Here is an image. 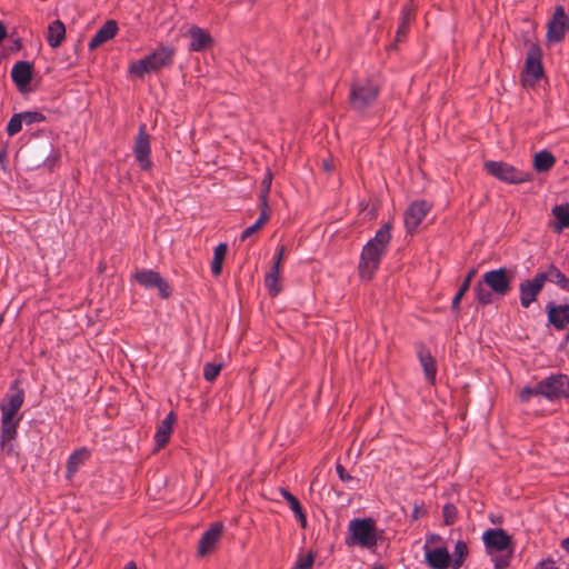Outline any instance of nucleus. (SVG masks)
Instances as JSON below:
<instances>
[{"mask_svg":"<svg viewBox=\"0 0 569 569\" xmlns=\"http://www.w3.org/2000/svg\"><path fill=\"white\" fill-rule=\"evenodd\" d=\"M482 541L487 553L495 562V568H507L513 552L511 536L503 529H488L482 533Z\"/></svg>","mask_w":569,"mask_h":569,"instance_id":"3","label":"nucleus"},{"mask_svg":"<svg viewBox=\"0 0 569 569\" xmlns=\"http://www.w3.org/2000/svg\"><path fill=\"white\" fill-rule=\"evenodd\" d=\"M173 54L174 50L172 48L161 47L146 58L131 63L129 70L137 77H143L146 73L157 72L172 63Z\"/></svg>","mask_w":569,"mask_h":569,"instance_id":"5","label":"nucleus"},{"mask_svg":"<svg viewBox=\"0 0 569 569\" xmlns=\"http://www.w3.org/2000/svg\"><path fill=\"white\" fill-rule=\"evenodd\" d=\"M548 320L558 330H562L569 323V305H547Z\"/></svg>","mask_w":569,"mask_h":569,"instance_id":"18","label":"nucleus"},{"mask_svg":"<svg viewBox=\"0 0 569 569\" xmlns=\"http://www.w3.org/2000/svg\"><path fill=\"white\" fill-rule=\"evenodd\" d=\"M545 286L543 277L536 273L533 278L526 279L519 284V299L522 308H529L536 301L538 295Z\"/></svg>","mask_w":569,"mask_h":569,"instance_id":"12","label":"nucleus"},{"mask_svg":"<svg viewBox=\"0 0 569 569\" xmlns=\"http://www.w3.org/2000/svg\"><path fill=\"white\" fill-rule=\"evenodd\" d=\"M176 421V417L173 412H170L158 426L157 432L154 435L156 446L158 449L163 448L172 432V427Z\"/></svg>","mask_w":569,"mask_h":569,"instance_id":"22","label":"nucleus"},{"mask_svg":"<svg viewBox=\"0 0 569 569\" xmlns=\"http://www.w3.org/2000/svg\"><path fill=\"white\" fill-rule=\"evenodd\" d=\"M336 471L340 478L341 481L343 482H353V481H357L353 477H351L347 471L346 469L343 468V466H341L340 463H338L336 466Z\"/></svg>","mask_w":569,"mask_h":569,"instance_id":"42","label":"nucleus"},{"mask_svg":"<svg viewBox=\"0 0 569 569\" xmlns=\"http://www.w3.org/2000/svg\"><path fill=\"white\" fill-rule=\"evenodd\" d=\"M426 563L431 569H448L451 567V556L446 547H423Z\"/></svg>","mask_w":569,"mask_h":569,"instance_id":"16","label":"nucleus"},{"mask_svg":"<svg viewBox=\"0 0 569 569\" xmlns=\"http://www.w3.org/2000/svg\"><path fill=\"white\" fill-rule=\"evenodd\" d=\"M468 556V546L465 541L459 540L455 545L453 556L451 558V568L460 569Z\"/></svg>","mask_w":569,"mask_h":569,"instance_id":"33","label":"nucleus"},{"mask_svg":"<svg viewBox=\"0 0 569 569\" xmlns=\"http://www.w3.org/2000/svg\"><path fill=\"white\" fill-rule=\"evenodd\" d=\"M543 277V282L547 281L558 284L561 289L569 291V278H567L558 268L551 266L547 271L539 272Z\"/></svg>","mask_w":569,"mask_h":569,"instance_id":"25","label":"nucleus"},{"mask_svg":"<svg viewBox=\"0 0 569 569\" xmlns=\"http://www.w3.org/2000/svg\"><path fill=\"white\" fill-rule=\"evenodd\" d=\"M541 397L549 401L569 398V377L563 373L551 375L540 381Z\"/></svg>","mask_w":569,"mask_h":569,"instance_id":"9","label":"nucleus"},{"mask_svg":"<svg viewBox=\"0 0 569 569\" xmlns=\"http://www.w3.org/2000/svg\"><path fill=\"white\" fill-rule=\"evenodd\" d=\"M123 569H137L136 563L133 561L128 562Z\"/></svg>","mask_w":569,"mask_h":569,"instance_id":"52","label":"nucleus"},{"mask_svg":"<svg viewBox=\"0 0 569 569\" xmlns=\"http://www.w3.org/2000/svg\"><path fill=\"white\" fill-rule=\"evenodd\" d=\"M533 397H541L540 381L535 387H525L519 393L521 402H528Z\"/></svg>","mask_w":569,"mask_h":569,"instance_id":"35","label":"nucleus"},{"mask_svg":"<svg viewBox=\"0 0 569 569\" xmlns=\"http://www.w3.org/2000/svg\"><path fill=\"white\" fill-rule=\"evenodd\" d=\"M118 31L117 22L113 20L107 21L92 37V39L89 42V49L96 50L100 46H102L104 42L111 40L116 37Z\"/></svg>","mask_w":569,"mask_h":569,"instance_id":"20","label":"nucleus"},{"mask_svg":"<svg viewBox=\"0 0 569 569\" xmlns=\"http://www.w3.org/2000/svg\"><path fill=\"white\" fill-rule=\"evenodd\" d=\"M133 151L140 168L149 170L152 167V162L150 160V137L146 131V124L139 127Z\"/></svg>","mask_w":569,"mask_h":569,"instance_id":"13","label":"nucleus"},{"mask_svg":"<svg viewBox=\"0 0 569 569\" xmlns=\"http://www.w3.org/2000/svg\"><path fill=\"white\" fill-rule=\"evenodd\" d=\"M268 213L266 210H262L261 213H260V217L258 218V220L254 222L259 228H261L266 221L268 220Z\"/></svg>","mask_w":569,"mask_h":569,"instance_id":"47","label":"nucleus"},{"mask_svg":"<svg viewBox=\"0 0 569 569\" xmlns=\"http://www.w3.org/2000/svg\"><path fill=\"white\" fill-rule=\"evenodd\" d=\"M134 280L146 289H157L162 298L171 293L170 287L160 273L151 269H142L133 274Z\"/></svg>","mask_w":569,"mask_h":569,"instance_id":"10","label":"nucleus"},{"mask_svg":"<svg viewBox=\"0 0 569 569\" xmlns=\"http://www.w3.org/2000/svg\"><path fill=\"white\" fill-rule=\"evenodd\" d=\"M439 541H441V537L439 535L431 533V535L427 536L425 546L429 547V545L437 543Z\"/></svg>","mask_w":569,"mask_h":569,"instance_id":"46","label":"nucleus"},{"mask_svg":"<svg viewBox=\"0 0 569 569\" xmlns=\"http://www.w3.org/2000/svg\"><path fill=\"white\" fill-rule=\"evenodd\" d=\"M263 184L266 186V190L261 193V199H262L263 203L266 204L267 193H268L270 184H271V176L270 174H268V177H266L263 179Z\"/></svg>","mask_w":569,"mask_h":569,"instance_id":"45","label":"nucleus"},{"mask_svg":"<svg viewBox=\"0 0 569 569\" xmlns=\"http://www.w3.org/2000/svg\"><path fill=\"white\" fill-rule=\"evenodd\" d=\"M280 273L281 267H278V263H273L270 271L264 277V286L273 297L279 295L281 291V287L279 284Z\"/></svg>","mask_w":569,"mask_h":569,"instance_id":"28","label":"nucleus"},{"mask_svg":"<svg viewBox=\"0 0 569 569\" xmlns=\"http://www.w3.org/2000/svg\"><path fill=\"white\" fill-rule=\"evenodd\" d=\"M536 569H559L553 562H541Z\"/></svg>","mask_w":569,"mask_h":569,"instance_id":"49","label":"nucleus"},{"mask_svg":"<svg viewBox=\"0 0 569 569\" xmlns=\"http://www.w3.org/2000/svg\"><path fill=\"white\" fill-rule=\"evenodd\" d=\"M280 495L288 502L290 509L300 522V526L305 528L307 526V518L299 500L286 489H281Z\"/></svg>","mask_w":569,"mask_h":569,"instance_id":"27","label":"nucleus"},{"mask_svg":"<svg viewBox=\"0 0 569 569\" xmlns=\"http://www.w3.org/2000/svg\"><path fill=\"white\" fill-rule=\"evenodd\" d=\"M515 272L511 269L499 268L482 274V282L498 297L507 296L511 290Z\"/></svg>","mask_w":569,"mask_h":569,"instance_id":"8","label":"nucleus"},{"mask_svg":"<svg viewBox=\"0 0 569 569\" xmlns=\"http://www.w3.org/2000/svg\"><path fill=\"white\" fill-rule=\"evenodd\" d=\"M11 78L20 90L26 89L32 79V66L28 61H18L12 67Z\"/></svg>","mask_w":569,"mask_h":569,"instance_id":"19","label":"nucleus"},{"mask_svg":"<svg viewBox=\"0 0 569 569\" xmlns=\"http://www.w3.org/2000/svg\"><path fill=\"white\" fill-rule=\"evenodd\" d=\"M418 358L423 369L426 380L433 385L436 382L437 375L436 360L431 356L430 351L426 348L419 349Z\"/></svg>","mask_w":569,"mask_h":569,"instance_id":"23","label":"nucleus"},{"mask_svg":"<svg viewBox=\"0 0 569 569\" xmlns=\"http://www.w3.org/2000/svg\"><path fill=\"white\" fill-rule=\"evenodd\" d=\"M223 531V525L221 522H214L210 528L203 532L198 547V553L206 556L210 553L217 546Z\"/></svg>","mask_w":569,"mask_h":569,"instance_id":"17","label":"nucleus"},{"mask_svg":"<svg viewBox=\"0 0 569 569\" xmlns=\"http://www.w3.org/2000/svg\"><path fill=\"white\" fill-rule=\"evenodd\" d=\"M23 123L30 126L32 123L42 122L44 120V116L38 111H26L20 113Z\"/></svg>","mask_w":569,"mask_h":569,"instance_id":"39","label":"nucleus"},{"mask_svg":"<svg viewBox=\"0 0 569 569\" xmlns=\"http://www.w3.org/2000/svg\"><path fill=\"white\" fill-rule=\"evenodd\" d=\"M66 37L64 24L60 20L53 21L48 28L47 40L52 48H57L61 44Z\"/></svg>","mask_w":569,"mask_h":569,"instance_id":"26","label":"nucleus"},{"mask_svg":"<svg viewBox=\"0 0 569 569\" xmlns=\"http://www.w3.org/2000/svg\"><path fill=\"white\" fill-rule=\"evenodd\" d=\"M476 273H477V270L476 269H471L468 272V274L466 276L462 284L460 286L458 292L456 293V296L452 299V303H451L452 311H456V312L459 311L460 301L465 297L467 291L469 290L471 280L476 276Z\"/></svg>","mask_w":569,"mask_h":569,"instance_id":"31","label":"nucleus"},{"mask_svg":"<svg viewBox=\"0 0 569 569\" xmlns=\"http://www.w3.org/2000/svg\"><path fill=\"white\" fill-rule=\"evenodd\" d=\"M188 37L190 38L189 49L191 51H202L212 42L210 34L206 30L196 26L189 29Z\"/></svg>","mask_w":569,"mask_h":569,"instance_id":"21","label":"nucleus"},{"mask_svg":"<svg viewBox=\"0 0 569 569\" xmlns=\"http://www.w3.org/2000/svg\"><path fill=\"white\" fill-rule=\"evenodd\" d=\"M412 17H413V13H412L411 9H409V8L403 9L401 23L397 30L398 40L406 34L408 24L410 23Z\"/></svg>","mask_w":569,"mask_h":569,"instance_id":"37","label":"nucleus"},{"mask_svg":"<svg viewBox=\"0 0 569 569\" xmlns=\"http://www.w3.org/2000/svg\"><path fill=\"white\" fill-rule=\"evenodd\" d=\"M552 214L556 218L555 229L557 231L569 227V204L556 206L552 209Z\"/></svg>","mask_w":569,"mask_h":569,"instance_id":"30","label":"nucleus"},{"mask_svg":"<svg viewBox=\"0 0 569 569\" xmlns=\"http://www.w3.org/2000/svg\"><path fill=\"white\" fill-rule=\"evenodd\" d=\"M541 57L542 52L540 47L538 44H531L526 59V82L529 78L535 82L542 77L543 69L541 64Z\"/></svg>","mask_w":569,"mask_h":569,"instance_id":"15","label":"nucleus"},{"mask_svg":"<svg viewBox=\"0 0 569 569\" xmlns=\"http://www.w3.org/2000/svg\"><path fill=\"white\" fill-rule=\"evenodd\" d=\"M228 251V246L226 243H220L214 248L213 259L211 262V272L214 276H219L222 271V263L226 258Z\"/></svg>","mask_w":569,"mask_h":569,"instance_id":"32","label":"nucleus"},{"mask_svg":"<svg viewBox=\"0 0 569 569\" xmlns=\"http://www.w3.org/2000/svg\"><path fill=\"white\" fill-rule=\"evenodd\" d=\"M569 28V19L562 7H557L552 18L548 22L547 41L556 43L563 40Z\"/></svg>","mask_w":569,"mask_h":569,"instance_id":"11","label":"nucleus"},{"mask_svg":"<svg viewBox=\"0 0 569 569\" xmlns=\"http://www.w3.org/2000/svg\"><path fill=\"white\" fill-rule=\"evenodd\" d=\"M221 363H206L203 367V377L208 381H213L221 370Z\"/></svg>","mask_w":569,"mask_h":569,"instance_id":"38","label":"nucleus"},{"mask_svg":"<svg viewBox=\"0 0 569 569\" xmlns=\"http://www.w3.org/2000/svg\"><path fill=\"white\" fill-rule=\"evenodd\" d=\"M483 282L479 281L473 287L475 298L478 303L482 306L491 305L493 302V292L483 287Z\"/></svg>","mask_w":569,"mask_h":569,"instance_id":"34","label":"nucleus"},{"mask_svg":"<svg viewBox=\"0 0 569 569\" xmlns=\"http://www.w3.org/2000/svg\"><path fill=\"white\" fill-rule=\"evenodd\" d=\"M315 561V555L309 552L307 556H300L296 561V569H311Z\"/></svg>","mask_w":569,"mask_h":569,"instance_id":"41","label":"nucleus"},{"mask_svg":"<svg viewBox=\"0 0 569 569\" xmlns=\"http://www.w3.org/2000/svg\"><path fill=\"white\" fill-rule=\"evenodd\" d=\"M391 239V223H385L377 232L376 236L363 247L359 273L362 279H371L373 272L377 270L381 257L386 253L388 244Z\"/></svg>","mask_w":569,"mask_h":569,"instance_id":"2","label":"nucleus"},{"mask_svg":"<svg viewBox=\"0 0 569 569\" xmlns=\"http://www.w3.org/2000/svg\"><path fill=\"white\" fill-rule=\"evenodd\" d=\"M561 547L569 552V537L562 540Z\"/></svg>","mask_w":569,"mask_h":569,"instance_id":"50","label":"nucleus"},{"mask_svg":"<svg viewBox=\"0 0 569 569\" xmlns=\"http://www.w3.org/2000/svg\"><path fill=\"white\" fill-rule=\"evenodd\" d=\"M24 402V391L19 387L18 380L13 381L6 393L1 405V445L7 452L12 451V440L17 436L20 422L19 410Z\"/></svg>","mask_w":569,"mask_h":569,"instance_id":"1","label":"nucleus"},{"mask_svg":"<svg viewBox=\"0 0 569 569\" xmlns=\"http://www.w3.org/2000/svg\"><path fill=\"white\" fill-rule=\"evenodd\" d=\"M23 124V120L20 113H16L11 117L7 124V133L12 137L21 131Z\"/></svg>","mask_w":569,"mask_h":569,"instance_id":"36","label":"nucleus"},{"mask_svg":"<svg viewBox=\"0 0 569 569\" xmlns=\"http://www.w3.org/2000/svg\"><path fill=\"white\" fill-rule=\"evenodd\" d=\"M378 93L379 87L372 80H358L351 87L350 104L353 109L362 111L376 101Z\"/></svg>","mask_w":569,"mask_h":569,"instance_id":"6","label":"nucleus"},{"mask_svg":"<svg viewBox=\"0 0 569 569\" xmlns=\"http://www.w3.org/2000/svg\"><path fill=\"white\" fill-rule=\"evenodd\" d=\"M443 522L447 526L453 525L457 520V509L452 505H446L442 508Z\"/></svg>","mask_w":569,"mask_h":569,"instance_id":"40","label":"nucleus"},{"mask_svg":"<svg viewBox=\"0 0 569 569\" xmlns=\"http://www.w3.org/2000/svg\"><path fill=\"white\" fill-rule=\"evenodd\" d=\"M89 458V451L86 448H81L74 451L67 461L66 477L71 480L84 461Z\"/></svg>","mask_w":569,"mask_h":569,"instance_id":"24","label":"nucleus"},{"mask_svg":"<svg viewBox=\"0 0 569 569\" xmlns=\"http://www.w3.org/2000/svg\"><path fill=\"white\" fill-rule=\"evenodd\" d=\"M260 228L253 223L252 226L248 227L247 229H244V231L242 232L241 234V239L244 240L249 237H251L253 233H256Z\"/></svg>","mask_w":569,"mask_h":569,"instance_id":"43","label":"nucleus"},{"mask_svg":"<svg viewBox=\"0 0 569 569\" xmlns=\"http://www.w3.org/2000/svg\"><path fill=\"white\" fill-rule=\"evenodd\" d=\"M485 169L489 174L507 183L517 184L532 179V174L530 172L518 170L511 164L502 161H487L485 163Z\"/></svg>","mask_w":569,"mask_h":569,"instance_id":"7","label":"nucleus"},{"mask_svg":"<svg viewBox=\"0 0 569 569\" xmlns=\"http://www.w3.org/2000/svg\"><path fill=\"white\" fill-rule=\"evenodd\" d=\"M268 213L266 210H262L261 213H260V217L258 218V220L254 222L259 228H261L266 221L268 220Z\"/></svg>","mask_w":569,"mask_h":569,"instance_id":"48","label":"nucleus"},{"mask_svg":"<svg viewBox=\"0 0 569 569\" xmlns=\"http://www.w3.org/2000/svg\"><path fill=\"white\" fill-rule=\"evenodd\" d=\"M6 37V29L3 27V24L0 22V42L4 39Z\"/></svg>","mask_w":569,"mask_h":569,"instance_id":"51","label":"nucleus"},{"mask_svg":"<svg viewBox=\"0 0 569 569\" xmlns=\"http://www.w3.org/2000/svg\"><path fill=\"white\" fill-rule=\"evenodd\" d=\"M284 252H286V247L284 246H280L278 248V251H277V254H276V260L273 262V263H278V267H281V262L283 260Z\"/></svg>","mask_w":569,"mask_h":569,"instance_id":"44","label":"nucleus"},{"mask_svg":"<svg viewBox=\"0 0 569 569\" xmlns=\"http://www.w3.org/2000/svg\"><path fill=\"white\" fill-rule=\"evenodd\" d=\"M378 528L375 519L353 518L348 523L345 542L349 547L373 550L378 545Z\"/></svg>","mask_w":569,"mask_h":569,"instance_id":"4","label":"nucleus"},{"mask_svg":"<svg viewBox=\"0 0 569 569\" xmlns=\"http://www.w3.org/2000/svg\"><path fill=\"white\" fill-rule=\"evenodd\" d=\"M430 208L431 206L425 200L415 201L408 207L405 213V226L408 232H413L418 228Z\"/></svg>","mask_w":569,"mask_h":569,"instance_id":"14","label":"nucleus"},{"mask_svg":"<svg viewBox=\"0 0 569 569\" xmlns=\"http://www.w3.org/2000/svg\"><path fill=\"white\" fill-rule=\"evenodd\" d=\"M556 159L548 151L537 152L533 157V167L538 172H546L555 166Z\"/></svg>","mask_w":569,"mask_h":569,"instance_id":"29","label":"nucleus"}]
</instances>
